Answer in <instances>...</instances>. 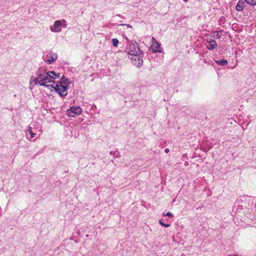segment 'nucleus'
I'll use <instances>...</instances> for the list:
<instances>
[{
	"mask_svg": "<svg viewBox=\"0 0 256 256\" xmlns=\"http://www.w3.org/2000/svg\"><path fill=\"white\" fill-rule=\"evenodd\" d=\"M46 68H40L36 72L37 78L32 76L30 78V82H34L36 85L40 86H46V84L48 82L54 83V80H52V77L50 76Z\"/></svg>",
	"mask_w": 256,
	"mask_h": 256,
	"instance_id": "1",
	"label": "nucleus"
},
{
	"mask_svg": "<svg viewBox=\"0 0 256 256\" xmlns=\"http://www.w3.org/2000/svg\"><path fill=\"white\" fill-rule=\"evenodd\" d=\"M70 82L65 76H62L54 86V90L58 92L61 97L64 98L68 94V86Z\"/></svg>",
	"mask_w": 256,
	"mask_h": 256,
	"instance_id": "2",
	"label": "nucleus"
},
{
	"mask_svg": "<svg viewBox=\"0 0 256 256\" xmlns=\"http://www.w3.org/2000/svg\"><path fill=\"white\" fill-rule=\"evenodd\" d=\"M129 51L128 52V56L136 54H142L138 43L136 41H131L130 44Z\"/></svg>",
	"mask_w": 256,
	"mask_h": 256,
	"instance_id": "3",
	"label": "nucleus"
},
{
	"mask_svg": "<svg viewBox=\"0 0 256 256\" xmlns=\"http://www.w3.org/2000/svg\"><path fill=\"white\" fill-rule=\"evenodd\" d=\"M128 57L131 59L132 64L134 65L140 67L143 64V54H136L134 55H132L128 56Z\"/></svg>",
	"mask_w": 256,
	"mask_h": 256,
	"instance_id": "4",
	"label": "nucleus"
},
{
	"mask_svg": "<svg viewBox=\"0 0 256 256\" xmlns=\"http://www.w3.org/2000/svg\"><path fill=\"white\" fill-rule=\"evenodd\" d=\"M82 112V110L79 106H73L67 110L66 114L69 117H74L76 115H80Z\"/></svg>",
	"mask_w": 256,
	"mask_h": 256,
	"instance_id": "5",
	"label": "nucleus"
},
{
	"mask_svg": "<svg viewBox=\"0 0 256 256\" xmlns=\"http://www.w3.org/2000/svg\"><path fill=\"white\" fill-rule=\"evenodd\" d=\"M150 48L153 52H161L160 44L158 42L154 37H152V44Z\"/></svg>",
	"mask_w": 256,
	"mask_h": 256,
	"instance_id": "6",
	"label": "nucleus"
},
{
	"mask_svg": "<svg viewBox=\"0 0 256 256\" xmlns=\"http://www.w3.org/2000/svg\"><path fill=\"white\" fill-rule=\"evenodd\" d=\"M62 22L60 20H56L53 25L50 26V30L54 32H58L62 31L61 26Z\"/></svg>",
	"mask_w": 256,
	"mask_h": 256,
	"instance_id": "7",
	"label": "nucleus"
},
{
	"mask_svg": "<svg viewBox=\"0 0 256 256\" xmlns=\"http://www.w3.org/2000/svg\"><path fill=\"white\" fill-rule=\"evenodd\" d=\"M46 60H45L46 62L48 64H52L58 58V54L56 53L50 52L46 54Z\"/></svg>",
	"mask_w": 256,
	"mask_h": 256,
	"instance_id": "8",
	"label": "nucleus"
},
{
	"mask_svg": "<svg viewBox=\"0 0 256 256\" xmlns=\"http://www.w3.org/2000/svg\"><path fill=\"white\" fill-rule=\"evenodd\" d=\"M207 42L208 44V46L207 48L209 50H213L218 46L216 41L214 40L210 39V40H207Z\"/></svg>",
	"mask_w": 256,
	"mask_h": 256,
	"instance_id": "9",
	"label": "nucleus"
},
{
	"mask_svg": "<svg viewBox=\"0 0 256 256\" xmlns=\"http://www.w3.org/2000/svg\"><path fill=\"white\" fill-rule=\"evenodd\" d=\"M246 6V2L242 0H239L236 6V9L237 11L240 12Z\"/></svg>",
	"mask_w": 256,
	"mask_h": 256,
	"instance_id": "10",
	"label": "nucleus"
},
{
	"mask_svg": "<svg viewBox=\"0 0 256 256\" xmlns=\"http://www.w3.org/2000/svg\"><path fill=\"white\" fill-rule=\"evenodd\" d=\"M48 73L50 75V76L52 78V80H54L56 79L57 78H59L60 76V74L59 73H56L55 72L53 71H49Z\"/></svg>",
	"mask_w": 256,
	"mask_h": 256,
	"instance_id": "11",
	"label": "nucleus"
},
{
	"mask_svg": "<svg viewBox=\"0 0 256 256\" xmlns=\"http://www.w3.org/2000/svg\"><path fill=\"white\" fill-rule=\"evenodd\" d=\"M210 36L213 38H215L216 39H220L221 38V34H220L219 32L218 31L212 32Z\"/></svg>",
	"mask_w": 256,
	"mask_h": 256,
	"instance_id": "12",
	"label": "nucleus"
},
{
	"mask_svg": "<svg viewBox=\"0 0 256 256\" xmlns=\"http://www.w3.org/2000/svg\"><path fill=\"white\" fill-rule=\"evenodd\" d=\"M216 62L220 66H224L228 64V62L226 60L222 59L219 60H216Z\"/></svg>",
	"mask_w": 256,
	"mask_h": 256,
	"instance_id": "13",
	"label": "nucleus"
},
{
	"mask_svg": "<svg viewBox=\"0 0 256 256\" xmlns=\"http://www.w3.org/2000/svg\"><path fill=\"white\" fill-rule=\"evenodd\" d=\"M245 2L251 6H256V0H244Z\"/></svg>",
	"mask_w": 256,
	"mask_h": 256,
	"instance_id": "14",
	"label": "nucleus"
},
{
	"mask_svg": "<svg viewBox=\"0 0 256 256\" xmlns=\"http://www.w3.org/2000/svg\"><path fill=\"white\" fill-rule=\"evenodd\" d=\"M112 46L114 47H116L118 46V40L116 38H114L112 39Z\"/></svg>",
	"mask_w": 256,
	"mask_h": 256,
	"instance_id": "15",
	"label": "nucleus"
},
{
	"mask_svg": "<svg viewBox=\"0 0 256 256\" xmlns=\"http://www.w3.org/2000/svg\"><path fill=\"white\" fill-rule=\"evenodd\" d=\"M28 132L30 134V135L31 138H32L34 137L36 134L32 132V128L31 126H28Z\"/></svg>",
	"mask_w": 256,
	"mask_h": 256,
	"instance_id": "16",
	"label": "nucleus"
},
{
	"mask_svg": "<svg viewBox=\"0 0 256 256\" xmlns=\"http://www.w3.org/2000/svg\"><path fill=\"white\" fill-rule=\"evenodd\" d=\"M158 222L161 226H162L164 227L168 228V227L170 226V224L164 223L162 222V221L161 220H158Z\"/></svg>",
	"mask_w": 256,
	"mask_h": 256,
	"instance_id": "17",
	"label": "nucleus"
},
{
	"mask_svg": "<svg viewBox=\"0 0 256 256\" xmlns=\"http://www.w3.org/2000/svg\"><path fill=\"white\" fill-rule=\"evenodd\" d=\"M163 216H169V217H172L173 216V214L170 212H168L166 213H163Z\"/></svg>",
	"mask_w": 256,
	"mask_h": 256,
	"instance_id": "18",
	"label": "nucleus"
},
{
	"mask_svg": "<svg viewBox=\"0 0 256 256\" xmlns=\"http://www.w3.org/2000/svg\"><path fill=\"white\" fill-rule=\"evenodd\" d=\"M46 86V88H48L50 89V88H53L54 89V86H54L52 84H46V86Z\"/></svg>",
	"mask_w": 256,
	"mask_h": 256,
	"instance_id": "19",
	"label": "nucleus"
},
{
	"mask_svg": "<svg viewBox=\"0 0 256 256\" xmlns=\"http://www.w3.org/2000/svg\"><path fill=\"white\" fill-rule=\"evenodd\" d=\"M122 26H126L128 28H132V26L130 24H121Z\"/></svg>",
	"mask_w": 256,
	"mask_h": 256,
	"instance_id": "20",
	"label": "nucleus"
},
{
	"mask_svg": "<svg viewBox=\"0 0 256 256\" xmlns=\"http://www.w3.org/2000/svg\"><path fill=\"white\" fill-rule=\"evenodd\" d=\"M164 152L166 153H168L170 152V150L168 148H166L165 149Z\"/></svg>",
	"mask_w": 256,
	"mask_h": 256,
	"instance_id": "21",
	"label": "nucleus"
},
{
	"mask_svg": "<svg viewBox=\"0 0 256 256\" xmlns=\"http://www.w3.org/2000/svg\"><path fill=\"white\" fill-rule=\"evenodd\" d=\"M184 2H188V0H183Z\"/></svg>",
	"mask_w": 256,
	"mask_h": 256,
	"instance_id": "22",
	"label": "nucleus"
},
{
	"mask_svg": "<svg viewBox=\"0 0 256 256\" xmlns=\"http://www.w3.org/2000/svg\"><path fill=\"white\" fill-rule=\"evenodd\" d=\"M62 22H65L66 21H65V20H63Z\"/></svg>",
	"mask_w": 256,
	"mask_h": 256,
	"instance_id": "23",
	"label": "nucleus"
},
{
	"mask_svg": "<svg viewBox=\"0 0 256 256\" xmlns=\"http://www.w3.org/2000/svg\"><path fill=\"white\" fill-rule=\"evenodd\" d=\"M255 206H256V204H255Z\"/></svg>",
	"mask_w": 256,
	"mask_h": 256,
	"instance_id": "24",
	"label": "nucleus"
}]
</instances>
